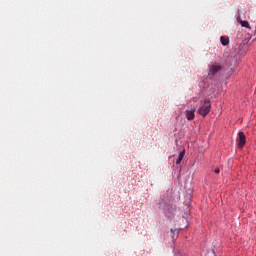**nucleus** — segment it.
I'll use <instances>...</instances> for the list:
<instances>
[{
    "instance_id": "f257e3e1",
    "label": "nucleus",
    "mask_w": 256,
    "mask_h": 256,
    "mask_svg": "<svg viewBox=\"0 0 256 256\" xmlns=\"http://www.w3.org/2000/svg\"><path fill=\"white\" fill-rule=\"evenodd\" d=\"M209 113H211V101H209V99H204L200 102L198 114L202 117H207Z\"/></svg>"
},
{
    "instance_id": "0eeeda50",
    "label": "nucleus",
    "mask_w": 256,
    "mask_h": 256,
    "mask_svg": "<svg viewBox=\"0 0 256 256\" xmlns=\"http://www.w3.org/2000/svg\"><path fill=\"white\" fill-rule=\"evenodd\" d=\"M240 25L242 26V27H246V29H251V25H249V22L247 21V20H242V21H240Z\"/></svg>"
},
{
    "instance_id": "20e7f679",
    "label": "nucleus",
    "mask_w": 256,
    "mask_h": 256,
    "mask_svg": "<svg viewBox=\"0 0 256 256\" xmlns=\"http://www.w3.org/2000/svg\"><path fill=\"white\" fill-rule=\"evenodd\" d=\"M195 108H192L191 110H186V119L188 121H193L195 119Z\"/></svg>"
},
{
    "instance_id": "1a4fd4ad",
    "label": "nucleus",
    "mask_w": 256,
    "mask_h": 256,
    "mask_svg": "<svg viewBox=\"0 0 256 256\" xmlns=\"http://www.w3.org/2000/svg\"><path fill=\"white\" fill-rule=\"evenodd\" d=\"M170 231H171V233H175V231H177V229H171Z\"/></svg>"
},
{
    "instance_id": "7ed1b4c3",
    "label": "nucleus",
    "mask_w": 256,
    "mask_h": 256,
    "mask_svg": "<svg viewBox=\"0 0 256 256\" xmlns=\"http://www.w3.org/2000/svg\"><path fill=\"white\" fill-rule=\"evenodd\" d=\"M237 143H238V147L240 149H243V147H245V143H247L246 138H245V133H243V132L238 133Z\"/></svg>"
},
{
    "instance_id": "f03ea898",
    "label": "nucleus",
    "mask_w": 256,
    "mask_h": 256,
    "mask_svg": "<svg viewBox=\"0 0 256 256\" xmlns=\"http://www.w3.org/2000/svg\"><path fill=\"white\" fill-rule=\"evenodd\" d=\"M208 67H209V75H212V77H214V75H217V73H220V71L223 70V64L219 62H214Z\"/></svg>"
},
{
    "instance_id": "39448f33",
    "label": "nucleus",
    "mask_w": 256,
    "mask_h": 256,
    "mask_svg": "<svg viewBox=\"0 0 256 256\" xmlns=\"http://www.w3.org/2000/svg\"><path fill=\"white\" fill-rule=\"evenodd\" d=\"M220 41H221V43H222V45L225 47V46H227V45H229V37H227V36H222V37H220Z\"/></svg>"
},
{
    "instance_id": "423d86ee",
    "label": "nucleus",
    "mask_w": 256,
    "mask_h": 256,
    "mask_svg": "<svg viewBox=\"0 0 256 256\" xmlns=\"http://www.w3.org/2000/svg\"><path fill=\"white\" fill-rule=\"evenodd\" d=\"M184 157H185V152H180V154L178 155V158L176 160V165H179L183 161Z\"/></svg>"
},
{
    "instance_id": "6e6552de",
    "label": "nucleus",
    "mask_w": 256,
    "mask_h": 256,
    "mask_svg": "<svg viewBox=\"0 0 256 256\" xmlns=\"http://www.w3.org/2000/svg\"><path fill=\"white\" fill-rule=\"evenodd\" d=\"M214 173H216L217 175H219V173H221V170L219 168H215Z\"/></svg>"
}]
</instances>
